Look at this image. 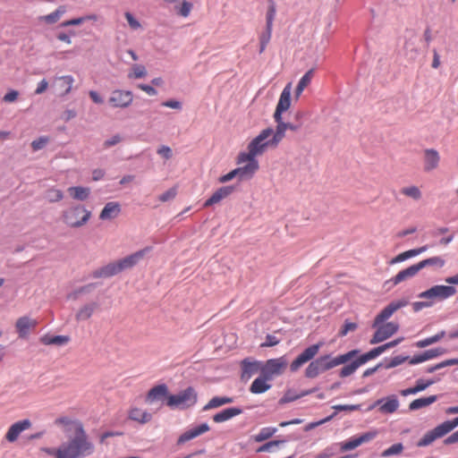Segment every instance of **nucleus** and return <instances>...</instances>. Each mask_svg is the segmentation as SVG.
<instances>
[{"label":"nucleus","instance_id":"obj_29","mask_svg":"<svg viewBox=\"0 0 458 458\" xmlns=\"http://www.w3.org/2000/svg\"><path fill=\"white\" fill-rule=\"evenodd\" d=\"M420 271V269L418 264L411 265V267L398 272L395 276L390 279V282H392L394 285H397L398 284L415 276Z\"/></svg>","mask_w":458,"mask_h":458},{"label":"nucleus","instance_id":"obj_7","mask_svg":"<svg viewBox=\"0 0 458 458\" xmlns=\"http://www.w3.org/2000/svg\"><path fill=\"white\" fill-rule=\"evenodd\" d=\"M274 120L276 123V127L275 131L273 130L272 137L269 139L271 148H276L283 140L285 137L286 130L296 132L301 128V123H292L290 122H284L283 118Z\"/></svg>","mask_w":458,"mask_h":458},{"label":"nucleus","instance_id":"obj_26","mask_svg":"<svg viewBox=\"0 0 458 458\" xmlns=\"http://www.w3.org/2000/svg\"><path fill=\"white\" fill-rule=\"evenodd\" d=\"M369 360H370V359L367 353L360 355L355 360H353L352 363L344 366L340 370L339 376L341 377H346L351 376L352 374H353L356 371V369L359 367L365 364Z\"/></svg>","mask_w":458,"mask_h":458},{"label":"nucleus","instance_id":"obj_22","mask_svg":"<svg viewBox=\"0 0 458 458\" xmlns=\"http://www.w3.org/2000/svg\"><path fill=\"white\" fill-rule=\"evenodd\" d=\"M262 363L259 361H251L250 360H243L242 361V380H249L253 375L258 372L261 373Z\"/></svg>","mask_w":458,"mask_h":458},{"label":"nucleus","instance_id":"obj_55","mask_svg":"<svg viewBox=\"0 0 458 458\" xmlns=\"http://www.w3.org/2000/svg\"><path fill=\"white\" fill-rule=\"evenodd\" d=\"M177 187L174 186L159 196V200H170L176 197Z\"/></svg>","mask_w":458,"mask_h":458},{"label":"nucleus","instance_id":"obj_42","mask_svg":"<svg viewBox=\"0 0 458 458\" xmlns=\"http://www.w3.org/2000/svg\"><path fill=\"white\" fill-rule=\"evenodd\" d=\"M417 264H418L420 269L421 270L422 268L428 267V266L443 267L445 264V261L441 257L436 256V257H431V258L423 259Z\"/></svg>","mask_w":458,"mask_h":458},{"label":"nucleus","instance_id":"obj_25","mask_svg":"<svg viewBox=\"0 0 458 458\" xmlns=\"http://www.w3.org/2000/svg\"><path fill=\"white\" fill-rule=\"evenodd\" d=\"M38 325L37 320L29 317H21L17 319L15 327L21 338H25L30 330L34 329Z\"/></svg>","mask_w":458,"mask_h":458},{"label":"nucleus","instance_id":"obj_62","mask_svg":"<svg viewBox=\"0 0 458 458\" xmlns=\"http://www.w3.org/2000/svg\"><path fill=\"white\" fill-rule=\"evenodd\" d=\"M122 141V137L119 134L114 135L112 138L105 140L103 146L105 148H111Z\"/></svg>","mask_w":458,"mask_h":458},{"label":"nucleus","instance_id":"obj_5","mask_svg":"<svg viewBox=\"0 0 458 458\" xmlns=\"http://www.w3.org/2000/svg\"><path fill=\"white\" fill-rule=\"evenodd\" d=\"M90 217V211L82 205L71 206L63 213V221L70 227H81L84 225Z\"/></svg>","mask_w":458,"mask_h":458},{"label":"nucleus","instance_id":"obj_58","mask_svg":"<svg viewBox=\"0 0 458 458\" xmlns=\"http://www.w3.org/2000/svg\"><path fill=\"white\" fill-rule=\"evenodd\" d=\"M59 81L62 83L63 87H66L64 89V93L67 94L71 91L72 85L73 82V79L72 76H63L59 78Z\"/></svg>","mask_w":458,"mask_h":458},{"label":"nucleus","instance_id":"obj_9","mask_svg":"<svg viewBox=\"0 0 458 458\" xmlns=\"http://www.w3.org/2000/svg\"><path fill=\"white\" fill-rule=\"evenodd\" d=\"M373 327L377 330L369 341L370 344L384 342L399 330V325L395 322L382 323Z\"/></svg>","mask_w":458,"mask_h":458},{"label":"nucleus","instance_id":"obj_35","mask_svg":"<svg viewBox=\"0 0 458 458\" xmlns=\"http://www.w3.org/2000/svg\"><path fill=\"white\" fill-rule=\"evenodd\" d=\"M233 403V397L228 396H214L208 403L203 407V411H209L212 409L219 408L223 405Z\"/></svg>","mask_w":458,"mask_h":458},{"label":"nucleus","instance_id":"obj_4","mask_svg":"<svg viewBox=\"0 0 458 458\" xmlns=\"http://www.w3.org/2000/svg\"><path fill=\"white\" fill-rule=\"evenodd\" d=\"M198 402V393L189 386L176 394L167 396L166 405L172 409L185 410L194 406Z\"/></svg>","mask_w":458,"mask_h":458},{"label":"nucleus","instance_id":"obj_13","mask_svg":"<svg viewBox=\"0 0 458 458\" xmlns=\"http://www.w3.org/2000/svg\"><path fill=\"white\" fill-rule=\"evenodd\" d=\"M377 436V430L368 431L359 437H352L349 440L340 444L341 451L346 452L353 450L362 444L369 443Z\"/></svg>","mask_w":458,"mask_h":458},{"label":"nucleus","instance_id":"obj_17","mask_svg":"<svg viewBox=\"0 0 458 458\" xmlns=\"http://www.w3.org/2000/svg\"><path fill=\"white\" fill-rule=\"evenodd\" d=\"M405 301H393L389 303L386 307H385L380 313H378L372 324V327H377L379 324L384 323L386 319H388L396 310L405 306Z\"/></svg>","mask_w":458,"mask_h":458},{"label":"nucleus","instance_id":"obj_23","mask_svg":"<svg viewBox=\"0 0 458 458\" xmlns=\"http://www.w3.org/2000/svg\"><path fill=\"white\" fill-rule=\"evenodd\" d=\"M149 250L150 248H145L122 259L117 260L121 267V271L135 266L141 259H143V257L149 251Z\"/></svg>","mask_w":458,"mask_h":458},{"label":"nucleus","instance_id":"obj_12","mask_svg":"<svg viewBox=\"0 0 458 458\" xmlns=\"http://www.w3.org/2000/svg\"><path fill=\"white\" fill-rule=\"evenodd\" d=\"M55 425L57 427H61L64 432H68L72 430L74 436L82 434H87L83 424L79 420H72L68 416H60L55 420Z\"/></svg>","mask_w":458,"mask_h":458},{"label":"nucleus","instance_id":"obj_47","mask_svg":"<svg viewBox=\"0 0 458 458\" xmlns=\"http://www.w3.org/2000/svg\"><path fill=\"white\" fill-rule=\"evenodd\" d=\"M403 450V445L401 443L394 444L383 451L382 456L388 457L395 454H400Z\"/></svg>","mask_w":458,"mask_h":458},{"label":"nucleus","instance_id":"obj_24","mask_svg":"<svg viewBox=\"0 0 458 458\" xmlns=\"http://www.w3.org/2000/svg\"><path fill=\"white\" fill-rule=\"evenodd\" d=\"M440 156L437 150L427 148L424 150V171L430 172L438 167Z\"/></svg>","mask_w":458,"mask_h":458},{"label":"nucleus","instance_id":"obj_34","mask_svg":"<svg viewBox=\"0 0 458 458\" xmlns=\"http://www.w3.org/2000/svg\"><path fill=\"white\" fill-rule=\"evenodd\" d=\"M121 211L120 206L116 202H107L100 213L99 217L102 220H107L116 217Z\"/></svg>","mask_w":458,"mask_h":458},{"label":"nucleus","instance_id":"obj_20","mask_svg":"<svg viewBox=\"0 0 458 458\" xmlns=\"http://www.w3.org/2000/svg\"><path fill=\"white\" fill-rule=\"evenodd\" d=\"M169 395L167 386L160 384L148 390L145 401L147 403H153L154 402L161 401L163 399L167 400V396Z\"/></svg>","mask_w":458,"mask_h":458},{"label":"nucleus","instance_id":"obj_16","mask_svg":"<svg viewBox=\"0 0 458 458\" xmlns=\"http://www.w3.org/2000/svg\"><path fill=\"white\" fill-rule=\"evenodd\" d=\"M379 405V411L382 413H394L399 408V401L395 395H390L386 398L377 400L375 403L369 406V411Z\"/></svg>","mask_w":458,"mask_h":458},{"label":"nucleus","instance_id":"obj_61","mask_svg":"<svg viewBox=\"0 0 458 458\" xmlns=\"http://www.w3.org/2000/svg\"><path fill=\"white\" fill-rule=\"evenodd\" d=\"M157 153L160 156H162L165 159H170L173 156V152L170 147L168 146H161L157 150Z\"/></svg>","mask_w":458,"mask_h":458},{"label":"nucleus","instance_id":"obj_53","mask_svg":"<svg viewBox=\"0 0 458 458\" xmlns=\"http://www.w3.org/2000/svg\"><path fill=\"white\" fill-rule=\"evenodd\" d=\"M440 425L446 435L458 426V417L454 418L453 420H446Z\"/></svg>","mask_w":458,"mask_h":458},{"label":"nucleus","instance_id":"obj_41","mask_svg":"<svg viewBox=\"0 0 458 458\" xmlns=\"http://www.w3.org/2000/svg\"><path fill=\"white\" fill-rule=\"evenodd\" d=\"M277 431L276 428L266 427L262 428L259 432L253 437V439L257 443H261L272 437Z\"/></svg>","mask_w":458,"mask_h":458},{"label":"nucleus","instance_id":"obj_32","mask_svg":"<svg viewBox=\"0 0 458 458\" xmlns=\"http://www.w3.org/2000/svg\"><path fill=\"white\" fill-rule=\"evenodd\" d=\"M270 380L264 377L262 374L260 377H257L252 384L250 385V391L252 394H263L270 389L271 385L267 383Z\"/></svg>","mask_w":458,"mask_h":458},{"label":"nucleus","instance_id":"obj_63","mask_svg":"<svg viewBox=\"0 0 458 458\" xmlns=\"http://www.w3.org/2000/svg\"><path fill=\"white\" fill-rule=\"evenodd\" d=\"M86 21V18H75L72 20L65 21L60 24L61 27H68V26H77L82 24Z\"/></svg>","mask_w":458,"mask_h":458},{"label":"nucleus","instance_id":"obj_44","mask_svg":"<svg viewBox=\"0 0 458 458\" xmlns=\"http://www.w3.org/2000/svg\"><path fill=\"white\" fill-rule=\"evenodd\" d=\"M147 75V70L144 65L141 64H134L131 67V72H129V79H140L144 78Z\"/></svg>","mask_w":458,"mask_h":458},{"label":"nucleus","instance_id":"obj_21","mask_svg":"<svg viewBox=\"0 0 458 458\" xmlns=\"http://www.w3.org/2000/svg\"><path fill=\"white\" fill-rule=\"evenodd\" d=\"M210 428L207 423H202L197 427L191 428L182 433L177 439V445H182L199 436L209 431Z\"/></svg>","mask_w":458,"mask_h":458},{"label":"nucleus","instance_id":"obj_33","mask_svg":"<svg viewBox=\"0 0 458 458\" xmlns=\"http://www.w3.org/2000/svg\"><path fill=\"white\" fill-rule=\"evenodd\" d=\"M403 340V337L397 338V339H395L394 341H391V342H388V343H386L385 344L377 346V347L370 350L369 352H368L366 353L368 354V356L369 357L370 360H373V359L377 358V356H379L384 352H386V350L396 346Z\"/></svg>","mask_w":458,"mask_h":458},{"label":"nucleus","instance_id":"obj_11","mask_svg":"<svg viewBox=\"0 0 458 458\" xmlns=\"http://www.w3.org/2000/svg\"><path fill=\"white\" fill-rule=\"evenodd\" d=\"M323 343H318L306 348L298 357L291 363L290 369L293 372L297 371L304 363L312 360L319 352Z\"/></svg>","mask_w":458,"mask_h":458},{"label":"nucleus","instance_id":"obj_40","mask_svg":"<svg viewBox=\"0 0 458 458\" xmlns=\"http://www.w3.org/2000/svg\"><path fill=\"white\" fill-rule=\"evenodd\" d=\"M68 192L71 198L77 200H84L89 196V189L85 187H70Z\"/></svg>","mask_w":458,"mask_h":458},{"label":"nucleus","instance_id":"obj_52","mask_svg":"<svg viewBox=\"0 0 458 458\" xmlns=\"http://www.w3.org/2000/svg\"><path fill=\"white\" fill-rule=\"evenodd\" d=\"M192 9V4L183 1L181 7L177 10V13L182 17H188Z\"/></svg>","mask_w":458,"mask_h":458},{"label":"nucleus","instance_id":"obj_54","mask_svg":"<svg viewBox=\"0 0 458 458\" xmlns=\"http://www.w3.org/2000/svg\"><path fill=\"white\" fill-rule=\"evenodd\" d=\"M273 26L266 25L265 30L259 36V43L268 44L272 36Z\"/></svg>","mask_w":458,"mask_h":458},{"label":"nucleus","instance_id":"obj_6","mask_svg":"<svg viewBox=\"0 0 458 458\" xmlns=\"http://www.w3.org/2000/svg\"><path fill=\"white\" fill-rule=\"evenodd\" d=\"M456 293V289L453 285H434L431 288L419 294V298L430 300L429 302L436 301H444Z\"/></svg>","mask_w":458,"mask_h":458},{"label":"nucleus","instance_id":"obj_10","mask_svg":"<svg viewBox=\"0 0 458 458\" xmlns=\"http://www.w3.org/2000/svg\"><path fill=\"white\" fill-rule=\"evenodd\" d=\"M133 94L131 90L114 89L111 92L108 103L114 108H126L131 105Z\"/></svg>","mask_w":458,"mask_h":458},{"label":"nucleus","instance_id":"obj_28","mask_svg":"<svg viewBox=\"0 0 458 458\" xmlns=\"http://www.w3.org/2000/svg\"><path fill=\"white\" fill-rule=\"evenodd\" d=\"M121 271V267L118 264V261L111 262L93 272V276L95 278H101V277H111L117 274H119Z\"/></svg>","mask_w":458,"mask_h":458},{"label":"nucleus","instance_id":"obj_8","mask_svg":"<svg viewBox=\"0 0 458 458\" xmlns=\"http://www.w3.org/2000/svg\"><path fill=\"white\" fill-rule=\"evenodd\" d=\"M286 367L287 360L284 356L277 359H270L265 364H262L261 374L271 380L275 376L283 374Z\"/></svg>","mask_w":458,"mask_h":458},{"label":"nucleus","instance_id":"obj_48","mask_svg":"<svg viewBox=\"0 0 458 458\" xmlns=\"http://www.w3.org/2000/svg\"><path fill=\"white\" fill-rule=\"evenodd\" d=\"M48 141H49L48 137H45V136L39 137L38 139H37L31 142V148L34 151L40 150L47 146Z\"/></svg>","mask_w":458,"mask_h":458},{"label":"nucleus","instance_id":"obj_30","mask_svg":"<svg viewBox=\"0 0 458 458\" xmlns=\"http://www.w3.org/2000/svg\"><path fill=\"white\" fill-rule=\"evenodd\" d=\"M242 413V410L239 407H230L220 411L216 413L212 420L216 423H222L227 420H230L235 416H238Z\"/></svg>","mask_w":458,"mask_h":458},{"label":"nucleus","instance_id":"obj_39","mask_svg":"<svg viewBox=\"0 0 458 458\" xmlns=\"http://www.w3.org/2000/svg\"><path fill=\"white\" fill-rule=\"evenodd\" d=\"M236 189L235 186H223L216 190L208 200H222L228 198L233 191Z\"/></svg>","mask_w":458,"mask_h":458},{"label":"nucleus","instance_id":"obj_36","mask_svg":"<svg viewBox=\"0 0 458 458\" xmlns=\"http://www.w3.org/2000/svg\"><path fill=\"white\" fill-rule=\"evenodd\" d=\"M70 341L66 335H45L40 337V342L45 345H64Z\"/></svg>","mask_w":458,"mask_h":458},{"label":"nucleus","instance_id":"obj_38","mask_svg":"<svg viewBox=\"0 0 458 458\" xmlns=\"http://www.w3.org/2000/svg\"><path fill=\"white\" fill-rule=\"evenodd\" d=\"M437 400V395H430L428 397L415 399L409 404V409L411 411H416V410H419V409H421V408H424V407H427V406L432 404Z\"/></svg>","mask_w":458,"mask_h":458},{"label":"nucleus","instance_id":"obj_56","mask_svg":"<svg viewBox=\"0 0 458 458\" xmlns=\"http://www.w3.org/2000/svg\"><path fill=\"white\" fill-rule=\"evenodd\" d=\"M124 16H125V19L127 20L130 27L132 30H138V29H140L141 27L140 21L138 20H136L134 18V16L130 12H126L124 13Z\"/></svg>","mask_w":458,"mask_h":458},{"label":"nucleus","instance_id":"obj_49","mask_svg":"<svg viewBox=\"0 0 458 458\" xmlns=\"http://www.w3.org/2000/svg\"><path fill=\"white\" fill-rule=\"evenodd\" d=\"M358 327L357 324L354 322L345 321L341 330L339 331V336H345L349 332H352L356 330Z\"/></svg>","mask_w":458,"mask_h":458},{"label":"nucleus","instance_id":"obj_51","mask_svg":"<svg viewBox=\"0 0 458 458\" xmlns=\"http://www.w3.org/2000/svg\"><path fill=\"white\" fill-rule=\"evenodd\" d=\"M284 443V440H273V441H269L264 445H262L261 446H259L257 450L258 453H261V452H270L272 450V447L274 446H278L280 444H283Z\"/></svg>","mask_w":458,"mask_h":458},{"label":"nucleus","instance_id":"obj_1","mask_svg":"<svg viewBox=\"0 0 458 458\" xmlns=\"http://www.w3.org/2000/svg\"><path fill=\"white\" fill-rule=\"evenodd\" d=\"M41 451L55 458H83L94 452V445L89 441L87 434L69 437L67 442L58 447H42Z\"/></svg>","mask_w":458,"mask_h":458},{"label":"nucleus","instance_id":"obj_19","mask_svg":"<svg viewBox=\"0 0 458 458\" xmlns=\"http://www.w3.org/2000/svg\"><path fill=\"white\" fill-rule=\"evenodd\" d=\"M245 165L236 168L237 176L239 181L250 180L253 177L255 173L259 170V165L257 159L245 160Z\"/></svg>","mask_w":458,"mask_h":458},{"label":"nucleus","instance_id":"obj_15","mask_svg":"<svg viewBox=\"0 0 458 458\" xmlns=\"http://www.w3.org/2000/svg\"><path fill=\"white\" fill-rule=\"evenodd\" d=\"M291 83H288L284 89H283L279 101L276 105V111L274 113L273 118L279 119L283 118V113L287 111L291 106Z\"/></svg>","mask_w":458,"mask_h":458},{"label":"nucleus","instance_id":"obj_37","mask_svg":"<svg viewBox=\"0 0 458 458\" xmlns=\"http://www.w3.org/2000/svg\"><path fill=\"white\" fill-rule=\"evenodd\" d=\"M98 309V303L97 302H91L83 305L76 313V319L77 320H87L89 319L95 310Z\"/></svg>","mask_w":458,"mask_h":458},{"label":"nucleus","instance_id":"obj_57","mask_svg":"<svg viewBox=\"0 0 458 458\" xmlns=\"http://www.w3.org/2000/svg\"><path fill=\"white\" fill-rule=\"evenodd\" d=\"M47 200H61L64 198V194L60 190L50 189L47 191Z\"/></svg>","mask_w":458,"mask_h":458},{"label":"nucleus","instance_id":"obj_43","mask_svg":"<svg viewBox=\"0 0 458 458\" xmlns=\"http://www.w3.org/2000/svg\"><path fill=\"white\" fill-rule=\"evenodd\" d=\"M66 12V8L64 5L59 6L55 12H53L50 14H47L42 19L48 24H54L55 23L60 17Z\"/></svg>","mask_w":458,"mask_h":458},{"label":"nucleus","instance_id":"obj_31","mask_svg":"<svg viewBox=\"0 0 458 458\" xmlns=\"http://www.w3.org/2000/svg\"><path fill=\"white\" fill-rule=\"evenodd\" d=\"M427 250H428V246L424 245V246L417 248V249H412V250L403 251V252L398 254L397 256H395L394 258H393L389 261V264L394 265L396 263L403 262L408 259H411L412 257L421 254L422 252L426 251Z\"/></svg>","mask_w":458,"mask_h":458},{"label":"nucleus","instance_id":"obj_18","mask_svg":"<svg viewBox=\"0 0 458 458\" xmlns=\"http://www.w3.org/2000/svg\"><path fill=\"white\" fill-rule=\"evenodd\" d=\"M127 414L130 420L135 421L140 425L150 422L153 418L152 414L147 410L137 406H131Z\"/></svg>","mask_w":458,"mask_h":458},{"label":"nucleus","instance_id":"obj_46","mask_svg":"<svg viewBox=\"0 0 458 458\" xmlns=\"http://www.w3.org/2000/svg\"><path fill=\"white\" fill-rule=\"evenodd\" d=\"M276 13V9L274 0H268V8L266 15V25L273 26Z\"/></svg>","mask_w":458,"mask_h":458},{"label":"nucleus","instance_id":"obj_50","mask_svg":"<svg viewBox=\"0 0 458 458\" xmlns=\"http://www.w3.org/2000/svg\"><path fill=\"white\" fill-rule=\"evenodd\" d=\"M445 352V350L443 348H435V349L428 350V351L424 352L423 353H424L426 360H428L437 358V357L444 354Z\"/></svg>","mask_w":458,"mask_h":458},{"label":"nucleus","instance_id":"obj_27","mask_svg":"<svg viewBox=\"0 0 458 458\" xmlns=\"http://www.w3.org/2000/svg\"><path fill=\"white\" fill-rule=\"evenodd\" d=\"M445 436L441 425L437 426L430 431H428L417 443L419 447L428 446L432 444L437 438Z\"/></svg>","mask_w":458,"mask_h":458},{"label":"nucleus","instance_id":"obj_59","mask_svg":"<svg viewBox=\"0 0 458 458\" xmlns=\"http://www.w3.org/2000/svg\"><path fill=\"white\" fill-rule=\"evenodd\" d=\"M314 71L315 69L314 68H311L310 69L300 80L299 83L301 84V86L303 87H307L310 81H311V79L313 77V74H314Z\"/></svg>","mask_w":458,"mask_h":458},{"label":"nucleus","instance_id":"obj_14","mask_svg":"<svg viewBox=\"0 0 458 458\" xmlns=\"http://www.w3.org/2000/svg\"><path fill=\"white\" fill-rule=\"evenodd\" d=\"M31 421L28 419L12 424L4 435L5 440L9 443H14L23 431L31 428Z\"/></svg>","mask_w":458,"mask_h":458},{"label":"nucleus","instance_id":"obj_60","mask_svg":"<svg viewBox=\"0 0 458 458\" xmlns=\"http://www.w3.org/2000/svg\"><path fill=\"white\" fill-rule=\"evenodd\" d=\"M408 359H409L408 357H404V356H395V357L392 358L390 362L386 365V368L390 369V368H394L396 366H399L402 363H403L404 361H406Z\"/></svg>","mask_w":458,"mask_h":458},{"label":"nucleus","instance_id":"obj_2","mask_svg":"<svg viewBox=\"0 0 458 458\" xmlns=\"http://www.w3.org/2000/svg\"><path fill=\"white\" fill-rule=\"evenodd\" d=\"M358 353L359 350H352L335 358H331L329 355L321 356L308 365L305 369V377L308 378L317 377L319 374L327 370L348 362Z\"/></svg>","mask_w":458,"mask_h":458},{"label":"nucleus","instance_id":"obj_64","mask_svg":"<svg viewBox=\"0 0 458 458\" xmlns=\"http://www.w3.org/2000/svg\"><path fill=\"white\" fill-rule=\"evenodd\" d=\"M279 339L272 335H267L266 336V341L261 344V347H271L279 344Z\"/></svg>","mask_w":458,"mask_h":458},{"label":"nucleus","instance_id":"obj_45","mask_svg":"<svg viewBox=\"0 0 458 458\" xmlns=\"http://www.w3.org/2000/svg\"><path fill=\"white\" fill-rule=\"evenodd\" d=\"M401 192L404 194L406 197L413 199H419L421 198V192L417 186L403 188L401 190Z\"/></svg>","mask_w":458,"mask_h":458},{"label":"nucleus","instance_id":"obj_3","mask_svg":"<svg viewBox=\"0 0 458 458\" xmlns=\"http://www.w3.org/2000/svg\"><path fill=\"white\" fill-rule=\"evenodd\" d=\"M273 133V129L267 127L262 130L247 147V152H241L237 157V164H242L245 160L256 159V157L263 155L268 148H271L269 137Z\"/></svg>","mask_w":458,"mask_h":458}]
</instances>
